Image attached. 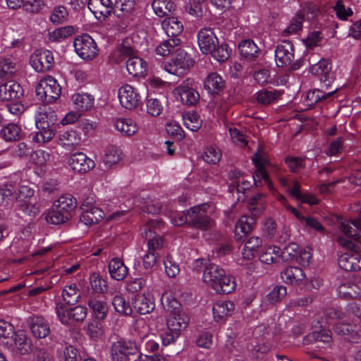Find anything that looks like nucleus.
I'll list each match as a JSON object with an SVG mask.
<instances>
[{
  "instance_id": "774afa93",
  "label": "nucleus",
  "mask_w": 361,
  "mask_h": 361,
  "mask_svg": "<svg viewBox=\"0 0 361 361\" xmlns=\"http://www.w3.org/2000/svg\"><path fill=\"white\" fill-rule=\"evenodd\" d=\"M180 40L178 38H170L161 42L156 49V52L160 56H167L170 54L171 49L180 44Z\"/></svg>"
},
{
  "instance_id": "2eb2a0df",
  "label": "nucleus",
  "mask_w": 361,
  "mask_h": 361,
  "mask_svg": "<svg viewBox=\"0 0 361 361\" xmlns=\"http://www.w3.org/2000/svg\"><path fill=\"white\" fill-rule=\"evenodd\" d=\"M137 350L135 343L118 340L114 342L111 347V356L113 361H128L129 356L135 354Z\"/></svg>"
},
{
  "instance_id": "a19ab883",
  "label": "nucleus",
  "mask_w": 361,
  "mask_h": 361,
  "mask_svg": "<svg viewBox=\"0 0 361 361\" xmlns=\"http://www.w3.org/2000/svg\"><path fill=\"white\" fill-rule=\"evenodd\" d=\"M281 254V250L278 246L267 245L262 249L259 254V260L264 264H271L276 262Z\"/></svg>"
},
{
  "instance_id": "338daca9",
  "label": "nucleus",
  "mask_w": 361,
  "mask_h": 361,
  "mask_svg": "<svg viewBox=\"0 0 361 361\" xmlns=\"http://www.w3.org/2000/svg\"><path fill=\"white\" fill-rule=\"evenodd\" d=\"M68 13L66 8L63 6H59L54 8L49 17V20L55 25L63 23L68 18Z\"/></svg>"
},
{
  "instance_id": "a211bd4d",
  "label": "nucleus",
  "mask_w": 361,
  "mask_h": 361,
  "mask_svg": "<svg viewBox=\"0 0 361 361\" xmlns=\"http://www.w3.org/2000/svg\"><path fill=\"white\" fill-rule=\"evenodd\" d=\"M68 164L73 171L78 173H86L95 166L94 161L83 152L71 155Z\"/></svg>"
},
{
  "instance_id": "69168bd1",
  "label": "nucleus",
  "mask_w": 361,
  "mask_h": 361,
  "mask_svg": "<svg viewBox=\"0 0 361 361\" xmlns=\"http://www.w3.org/2000/svg\"><path fill=\"white\" fill-rule=\"evenodd\" d=\"M338 293L343 297L356 298L360 292V288L356 284L348 282L338 287Z\"/></svg>"
},
{
  "instance_id": "49530a36",
  "label": "nucleus",
  "mask_w": 361,
  "mask_h": 361,
  "mask_svg": "<svg viewBox=\"0 0 361 361\" xmlns=\"http://www.w3.org/2000/svg\"><path fill=\"white\" fill-rule=\"evenodd\" d=\"M123 156L122 150L117 146L110 145L105 149L103 162L107 167H111L118 163Z\"/></svg>"
},
{
  "instance_id": "412c9836",
  "label": "nucleus",
  "mask_w": 361,
  "mask_h": 361,
  "mask_svg": "<svg viewBox=\"0 0 361 361\" xmlns=\"http://www.w3.org/2000/svg\"><path fill=\"white\" fill-rule=\"evenodd\" d=\"M197 39L200 50L205 54L214 51L219 44L218 38L210 28L202 29L197 35Z\"/></svg>"
},
{
  "instance_id": "09e8293b",
  "label": "nucleus",
  "mask_w": 361,
  "mask_h": 361,
  "mask_svg": "<svg viewBox=\"0 0 361 361\" xmlns=\"http://www.w3.org/2000/svg\"><path fill=\"white\" fill-rule=\"evenodd\" d=\"M230 178L233 180L232 185L236 188L238 193L245 194L251 187L250 181L240 171H233L230 173Z\"/></svg>"
},
{
  "instance_id": "e2e57ef3",
  "label": "nucleus",
  "mask_w": 361,
  "mask_h": 361,
  "mask_svg": "<svg viewBox=\"0 0 361 361\" xmlns=\"http://www.w3.org/2000/svg\"><path fill=\"white\" fill-rule=\"evenodd\" d=\"M1 133L5 140H16L20 136V128L16 124L10 123L1 130Z\"/></svg>"
},
{
  "instance_id": "5fc2aeb1",
  "label": "nucleus",
  "mask_w": 361,
  "mask_h": 361,
  "mask_svg": "<svg viewBox=\"0 0 361 361\" xmlns=\"http://www.w3.org/2000/svg\"><path fill=\"white\" fill-rule=\"evenodd\" d=\"M183 125L191 131H197L202 126V120L197 113L188 111L183 114Z\"/></svg>"
},
{
  "instance_id": "680f3d73",
  "label": "nucleus",
  "mask_w": 361,
  "mask_h": 361,
  "mask_svg": "<svg viewBox=\"0 0 361 361\" xmlns=\"http://www.w3.org/2000/svg\"><path fill=\"white\" fill-rule=\"evenodd\" d=\"M221 158L220 149L215 146H209L206 147L202 153L203 160L208 163L215 164L218 163Z\"/></svg>"
},
{
  "instance_id": "9b49d317",
  "label": "nucleus",
  "mask_w": 361,
  "mask_h": 361,
  "mask_svg": "<svg viewBox=\"0 0 361 361\" xmlns=\"http://www.w3.org/2000/svg\"><path fill=\"white\" fill-rule=\"evenodd\" d=\"M319 13L317 6L314 4H305L300 12L292 20L289 26L286 29L288 34H295L302 26V22L306 20L312 21L317 18Z\"/></svg>"
},
{
  "instance_id": "f03ea898",
  "label": "nucleus",
  "mask_w": 361,
  "mask_h": 361,
  "mask_svg": "<svg viewBox=\"0 0 361 361\" xmlns=\"http://www.w3.org/2000/svg\"><path fill=\"white\" fill-rule=\"evenodd\" d=\"M202 265V281L216 293L228 294L235 290L236 283L234 278L227 275L223 268L215 264L204 262L202 259L195 262V267Z\"/></svg>"
},
{
  "instance_id": "4d7b16f0",
  "label": "nucleus",
  "mask_w": 361,
  "mask_h": 361,
  "mask_svg": "<svg viewBox=\"0 0 361 361\" xmlns=\"http://www.w3.org/2000/svg\"><path fill=\"white\" fill-rule=\"evenodd\" d=\"M14 333V327L10 322L0 320V345L10 344Z\"/></svg>"
},
{
  "instance_id": "6e6d98bb",
  "label": "nucleus",
  "mask_w": 361,
  "mask_h": 361,
  "mask_svg": "<svg viewBox=\"0 0 361 361\" xmlns=\"http://www.w3.org/2000/svg\"><path fill=\"white\" fill-rule=\"evenodd\" d=\"M255 97L258 103L268 105L270 104L280 97V93L277 90H262L257 92L255 94Z\"/></svg>"
},
{
  "instance_id": "dca6fc26",
  "label": "nucleus",
  "mask_w": 361,
  "mask_h": 361,
  "mask_svg": "<svg viewBox=\"0 0 361 361\" xmlns=\"http://www.w3.org/2000/svg\"><path fill=\"white\" fill-rule=\"evenodd\" d=\"M310 72L320 80L322 87L328 89L334 80V74L331 71L329 62L322 59L310 67Z\"/></svg>"
},
{
  "instance_id": "393cba45",
  "label": "nucleus",
  "mask_w": 361,
  "mask_h": 361,
  "mask_svg": "<svg viewBox=\"0 0 361 361\" xmlns=\"http://www.w3.org/2000/svg\"><path fill=\"white\" fill-rule=\"evenodd\" d=\"M235 310V304L231 300H218L213 305L214 319L217 322L224 321L231 316Z\"/></svg>"
},
{
  "instance_id": "37998d69",
  "label": "nucleus",
  "mask_w": 361,
  "mask_h": 361,
  "mask_svg": "<svg viewBox=\"0 0 361 361\" xmlns=\"http://www.w3.org/2000/svg\"><path fill=\"white\" fill-rule=\"evenodd\" d=\"M57 116L56 112L49 109L44 112H39L35 116V125L37 128H52V126L56 122Z\"/></svg>"
},
{
  "instance_id": "3c124183",
  "label": "nucleus",
  "mask_w": 361,
  "mask_h": 361,
  "mask_svg": "<svg viewBox=\"0 0 361 361\" xmlns=\"http://www.w3.org/2000/svg\"><path fill=\"white\" fill-rule=\"evenodd\" d=\"M137 44L134 42L133 37L125 38L122 43L118 45L116 52L123 58H128L135 56Z\"/></svg>"
},
{
  "instance_id": "c85d7f7f",
  "label": "nucleus",
  "mask_w": 361,
  "mask_h": 361,
  "mask_svg": "<svg viewBox=\"0 0 361 361\" xmlns=\"http://www.w3.org/2000/svg\"><path fill=\"white\" fill-rule=\"evenodd\" d=\"M49 161V153L43 149H37L30 156L31 164L38 175H42L45 172Z\"/></svg>"
},
{
  "instance_id": "f257e3e1",
  "label": "nucleus",
  "mask_w": 361,
  "mask_h": 361,
  "mask_svg": "<svg viewBox=\"0 0 361 361\" xmlns=\"http://www.w3.org/2000/svg\"><path fill=\"white\" fill-rule=\"evenodd\" d=\"M361 233V220L360 219L342 222L337 235L340 245L348 250L338 258V266L347 271H356L361 269V250L355 247L353 240L357 239Z\"/></svg>"
},
{
  "instance_id": "39448f33",
  "label": "nucleus",
  "mask_w": 361,
  "mask_h": 361,
  "mask_svg": "<svg viewBox=\"0 0 361 361\" xmlns=\"http://www.w3.org/2000/svg\"><path fill=\"white\" fill-rule=\"evenodd\" d=\"M36 94L44 102L51 103L61 94V87L57 80L47 76L41 79L36 87Z\"/></svg>"
},
{
  "instance_id": "f8f14e48",
  "label": "nucleus",
  "mask_w": 361,
  "mask_h": 361,
  "mask_svg": "<svg viewBox=\"0 0 361 361\" xmlns=\"http://www.w3.org/2000/svg\"><path fill=\"white\" fill-rule=\"evenodd\" d=\"M194 60L183 49H178L171 62L164 65V70L170 74L181 75L193 66Z\"/></svg>"
},
{
  "instance_id": "ea45409f",
  "label": "nucleus",
  "mask_w": 361,
  "mask_h": 361,
  "mask_svg": "<svg viewBox=\"0 0 361 361\" xmlns=\"http://www.w3.org/2000/svg\"><path fill=\"white\" fill-rule=\"evenodd\" d=\"M76 30V27L71 25L58 27L48 32L47 39L51 42H61L75 34Z\"/></svg>"
},
{
  "instance_id": "bf43d9fd",
  "label": "nucleus",
  "mask_w": 361,
  "mask_h": 361,
  "mask_svg": "<svg viewBox=\"0 0 361 361\" xmlns=\"http://www.w3.org/2000/svg\"><path fill=\"white\" fill-rule=\"evenodd\" d=\"M16 185L13 182H8L0 186V205L8 204L13 199Z\"/></svg>"
},
{
  "instance_id": "58836bf2",
  "label": "nucleus",
  "mask_w": 361,
  "mask_h": 361,
  "mask_svg": "<svg viewBox=\"0 0 361 361\" xmlns=\"http://www.w3.org/2000/svg\"><path fill=\"white\" fill-rule=\"evenodd\" d=\"M30 329L32 335L37 338H45L50 333L47 322L41 317H36L32 319Z\"/></svg>"
},
{
  "instance_id": "864d4df0",
  "label": "nucleus",
  "mask_w": 361,
  "mask_h": 361,
  "mask_svg": "<svg viewBox=\"0 0 361 361\" xmlns=\"http://www.w3.org/2000/svg\"><path fill=\"white\" fill-rule=\"evenodd\" d=\"M88 305L97 319L103 320L106 318L108 307L104 301L97 298H91L88 302Z\"/></svg>"
},
{
  "instance_id": "6e6552de",
  "label": "nucleus",
  "mask_w": 361,
  "mask_h": 361,
  "mask_svg": "<svg viewBox=\"0 0 361 361\" xmlns=\"http://www.w3.org/2000/svg\"><path fill=\"white\" fill-rule=\"evenodd\" d=\"M76 54L83 60L90 61L98 54V47L94 40L87 34L77 37L73 42Z\"/></svg>"
},
{
  "instance_id": "1a4fd4ad",
  "label": "nucleus",
  "mask_w": 361,
  "mask_h": 361,
  "mask_svg": "<svg viewBox=\"0 0 361 361\" xmlns=\"http://www.w3.org/2000/svg\"><path fill=\"white\" fill-rule=\"evenodd\" d=\"M163 227V222L158 219L148 221L141 228V235L148 239L149 250L154 252L156 249L161 247L164 244L161 237L157 235V233Z\"/></svg>"
},
{
  "instance_id": "603ef678",
  "label": "nucleus",
  "mask_w": 361,
  "mask_h": 361,
  "mask_svg": "<svg viewBox=\"0 0 361 361\" xmlns=\"http://www.w3.org/2000/svg\"><path fill=\"white\" fill-rule=\"evenodd\" d=\"M71 217L61 211L59 208H54V204L46 214L45 219L51 224H61L67 221Z\"/></svg>"
},
{
  "instance_id": "cd10ccee",
  "label": "nucleus",
  "mask_w": 361,
  "mask_h": 361,
  "mask_svg": "<svg viewBox=\"0 0 361 361\" xmlns=\"http://www.w3.org/2000/svg\"><path fill=\"white\" fill-rule=\"evenodd\" d=\"M71 100L73 108L80 113L90 110L94 104V97L90 94L84 92L73 94Z\"/></svg>"
},
{
  "instance_id": "7c9ffc66",
  "label": "nucleus",
  "mask_w": 361,
  "mask_h": 361,
  "mask_svg": "<svg viewBox=\"0 0 361 361\" xmlns=\"http://www.w3.org/2000/svg\"><path fill=\"white\" fill-rule=\"evenodd\" d=\"M126 69L128 73L134 77L145 76L147 72V63L135 55L128 59Z\"/></svg>"
},
{
  "instance_id": "0eeeda50",
  "label": "nucleus",
  "mask_w": 361,
  "mask_h": 361,
  "mask_svg": "<svg viewBox=\"0 0 361 361\" xmlns=\"http://www.w3.org/2000/svg\"><path fill=\"white\" fill-rule=\"evenodd\" d=\"M80 209V220L85 225L97 224L104 216V212L97 206L93 195L88 196L83 200Z\"/></svg>"
},
{
  "instance_id": "2f4dec72",
  "label": "nucleus",
  "mask_w": 361,
  "mask_h": 361,
  "mask_svg": "<svg viewBox=\"0 0 361 361\" xmlns=\"http://www.w3.org/2000/svg\"><path fill=\"white\" fill-rule=\"evenodd\" d=\"M281 276L286 283L297 285L305 279V274L300 267H289L281 272Z\"/></svg>"
},
{
  "instance_id": "bb28decb",
  "label": "nucleus",
  "mask_w": 361,
  "mask_h": 361,
  "mask_svg": "<svg viewBox=\"0 0 361 361\" xmlns=\"http://www.w3.org/2000/svg\"><path fill=\"white\" fill-rule=\"evenodd\" d=\"M175 94L179 96L183 104L188 106L195 104L200 98L197 91L185 84L178 86L175 89Z\"/></svg>"
},
{
  "instance_id": "f704fd0d",
  "label": "nucleus",
  "mask_w": 361,
  "mask_h": 361,
  "mask_svg": "<svg viewBox=\"0 0 361 361\" xmlns=\"http://www.w3.org/2000/svg\"><path fill=\"white\" fill-rule=\"evenodd\" d=\"M81 140L80 134L74 130L65 131L59 135V145L68 149L79 145Z\"/></svg>"
},
{
  "instance_id": "aec40b11",
  "label": "nucleus",
  "mask_w": 361,
  "mask_h": 361,
  "mask_svg": "<svg viewBox=\"0 0 361 361\" xmlns=\"http://www.w3.org/2000/svg\"><path fill=\"white\" fill-rule=\"evenodd\" d=\"M135 5V0H116L114 8V14L124 23H129L133 19Z\"/></svg>"
},
{
  "instance_id": "c03bdc74",
  "label": "nucleus",
  "mask_w": 361,
  "mask_h": 361,
  "mask_svg": "<svg viewBox=\"0 0 361 361\" xmlns=\"http://www.w3.org/2000/svg\"><path fill=\"white\" fill-rule=\"evenodd\" d=\"M319 328L321 329H315L304 338L303 342L305 344H309L313 341H322L328 345H331L332 341L331 332L329 330L324 329L322 326Z\"/></svg>"
},
{
  "instance_id": "0e129e2a",
  "label": "nucleus",
  "mask_w": 361,
  "mask_h": 361,
  "mask_svg": "<svg viewBox=\"0 0 361 361\" xmlns=\"http://www.w3.org/2000/svg\"><path fill=\"white\" fill-rule=\"evenodd\" d=\"M62 297L67 304H74L78 302L80 295L78 293L77 286L71 284L65 286L63 289Z\"/></svg>"
},
{
  "instance_id": "473e14b6",
  "label": "nucleus",
  "mask_w": 361,
  "mask_h": 361,
  "mask_svg": "<svg viewBox=\"0 0 361 361\" xmlns=\"http://www.w3.org/2000/svg\"><path fill=\"white\" fill-rule=\"evenodd\" d=\"M161 27L167 36L171 38H177L183 30L182 22L173 16L165 18L161 23Z\"/></svg>"
},
{
  "instance_id": "e433bc0d",
  "label": "nucleus",
  "mask_w": 361,
  "mask_h": 361,
  "mask_svg": "<svg viewBox=\"0 0 361 361\" xmlns=\"http://www.w3.org/2000/svg\"><path fill=\"white\" fill-rule=\"evenodd\" d=\"M254 224L252 217L242 216L235 224V237L238 240H242L252 230Z\"/></svg>"
},
{
  "instance_id": "6ab92c4d",
  "label": "nucleus",
  "mask_w": 361,
  "mask_h": 361,
  "mask_svg": "<svg viewBox=\"0 0 361 361\" xmlns=\"http://www.w3.org/2000/svg\"><path fill=\"white\" fill-rule=\"evenodd\" d=\"M6 348L21 355L28 354L32 350V343L23 331H18L11 337L10 344Z\"/></svg>"
},
{
  "instance_id": "5701e85b",
  "label": "nucleus",
  "mask_w": 361,
  "mask_h": 361,
  "mask_svg": "<svg viewBox=\"0 0 361 361\" xmlns=\"http://www.w3.org/2000/svg\"><path fill=\"white\" fill-rule=\"evenodd\" d=\"M294 48L290 41H283L275 50L276 65L280 67L290 65L294 58Z\"/></svg>"
},
{
  "instance_id": "ddd939ff",
  "label": "nucleus",
  "mask_w": 361,
  "mask_h": 361,
  "mask_svg": "<svg viewBox=\"0 0 361 361\" xmlns=\"http://www.w3.org/2000/svg\"><path fill=\"white\" fill-rule=\"evenodd\" d=\"M276 199L279 202H280L288 211L292 212L294 216L300 221L301 225L306 229H310L312 231H314L317 232H323L324 226L321 224V223L314 217L311 216H305L301 214L295 207L287 203V200L286 197L281 195L278 194L276 195Z\"/></svg>"
},
{
  "instance_id": "c756f323",
  "label": "nucleus",
  "mask_w": 361,
  "mask_h": 361,
  "mask_svg": "<svg viewBox=\"0 0 361 361\" xmlns=\"http://www.w3.org/2000/svg\"><path fill=\"white\" fill-rule=\"evenodd\" d=\"M23 95V90L19 83L8 81L0 85V99L13 100Z\"/></svg>"
},
{
  "instance_id": "423d86ee",
  "label": "nucleus",
  "mask_w": 361,
  "mask_h": 361,
  "mask_svg": "<svg viewBox=\"0 0 361 361\" xmlns=\"http://www.w3.org/2000/svg\"><path fill=\"white\" fill-rule=\"evenodd\" d=\"M16 200L20 209L24 213L30 216H35L39 213L38 198L35 195V190L32 188L21 185L18 189Z\"/></svg>"
},
{
  "instance_id": "79ce46f5",
  "label": "nucleus",
  "mask_w": 361,
  "mask_h": 361,
  "mask_svg": "<svg viewBox=\"0 0 361 361\" xmlns=\"http://www.w3.org/2000/svg\"><path fill=\"white\" fill-rule=\"evenodd\" d=\"M134 308L141 314H149L155 307L154 302L146 295H137L133 302Z\"/></svg>"
},
{
  "instance_id": "20e7f679",
  "label": "nucleus",
  "mask_w": 361,
  "mask_h": 361,
  "mask_svg": "<svg viewBox=\"0 0 361 361\" xmlns=\"http://www.w3.org/2000/svg\"><path fill=\"white\" fill-rule=\"evenodd\" d=\"M327 314L330 319L341 320L335 324L334 331L336 334L348 336V339L353 343L361 341V331L355 329L357 328L355 326L346 322L353 316L361 319V306L359 307L355 303H350L348 305L345 312L336 308L330 310Z\"/></svg>"
},
{
  "instance_id": "a878e982",
  "label": "nucleus",
  "mask_w": 361,
  "mask_h": 361,
  "mask_svg": "<svg viewBox=\"0 0 361 361\" xmlns=\"http://www.w3.org/2000/svg\"><path fill=\"white\" fill-rule=\"evenodd\" d=\"M114 128L122 135L130 137L138 131L137 123L130 118H118L114 121Z\"/></svg>"
},
{
  "instance_id": "b1692460",
  "label": "nucleus",
  "mask_w": 361,
  "mask_h": 361,
  "mask_svg": "<svg viewBox=\"0 0 361 361\" xmlns=\"http://www.w3.org/2000/svg\"><path fill=\"white\" fill-rule=\"evenodd\" d=\"M88 8L99 20H105L114 8L111 0H89Z\"/></svg>"
},
{
  "instance_id": "de8ad7c7",
  "label": "nucleus",
  "mask_w": 361,
  "mask_h": 361,
  "mask_svg": "<svg viewBox=\"0 0 361 361\" xmlns=\"http://www.w3.org/2000/svg\"><path fill=\"white\" fill-rule=\"evenodd\" d=\"M152 7L157 16L164 17L174 11L176 5L172 0H154Z\"/></svg>"
},
{
  "instance_id": "4c0bfd02",
  "label": "nucleus",
  "mask_w": 361,
  "mask_h": 361,
  "mask_svg": "<svg viewBox=\"0 0 361 361\" xmlns=\"http://www.w3.org/2000/svg\"><path fill=\"white\" fill-rule=\"evenodd\" d=\"M109 271L112 279L121 281L127 276L128 269L122 260L114 258L109 263Z\"/></svg>"
},
{
  "instance_id": "13d9d810",
  "label": "nucleus",
  "mask_w": 361,
  "mask_h": 361,
  "mask_svg": "<svg viewBox=\"0 0 361 361\" xmlns=\"http://www.w3.org/2000/svg\"><path fill=\"white\" fill-rule=\"evenodd\" d=\"M38 130L32 135V140L39 144H44L50 141L55 135V131L52 128H37Z\"/></svg>"
},
{
  "instance_id": "7ed1b4c3",
  "label": "nucleus",
  "mask_w": 361,
  "mask_h": 361,
  "mask_svg": "<svg viewBox=\"0 0 361 361\" xmlns=\"http://www.w3.org/2000/svg\"><path fill=\"white\" fill-rule=\"evenodd\" d=\"M166 304L173 308L166 319L167 328L160 334L162 344L167 346L176 343L182 331L187 328L190 318L179 308V303L176 299L166 296Z\"/></svg>"
},
{
  "instance_id": "4468645a",
  "label": "nucleus",
  "mask_w": 361,
  "mask_h": 361,
  "mask_svg": "<svg viewBox=\"0 0 361 361\" xmlns=\"http://www.w3.org/2000/svg\"><path fill=\"white\" fill-rule=\"evenodd\" d=\"M118 97L121 105L129 110L137 108L141 101L137 90L130 85H124L118 90Z\"/></svg>"
},
{
  "instance_id": "052dcab7",
  "label": "nucleus",
  "mask_w": 361,
  "mask_h": 361,
  "mask_svg": "<svg viewBox=\"0 0 361 361\" xmlns=\"http://www.w3.org/2000/svg\"><path fill=\"white\" fill-rule=\"evenodd\" d=\"M112 305L116 312L123 315H130L132 308L121 295H116L112 300Z\"/></svg>"
},
{
  "instance_id": "f3484780",
  "label": "nucleus",
  "mask_w": 361,
  "mask_h": 361,
  "mask_svg": "<svg viewBox=\"0 0 361 361\" xmlns=\"http://www.w3.org/2000/svg\"><path fill=\"white\" fill-rule=\"evenodd\" d=\"M252 160L256 167V172L252 176L255 183L257 185V182L263 180L266 184H267V186L270 190H274L269 176L264 170L265 167L268 164V160L264 157V154L262 153L260 149H257Z\"/></svg>"
},
{
  "instance_id": "8fccbe9b",
  "label": "nucleus",
  "mask_w": 361,
  "mask_h": 361,
  "mask_svg": "<svg viewBox=\"0 0 361 361\" xmlns=\"http://www.w3.org/2000/svg\"><path fill=\"white\" fill-rule=\"evenodd\" d=\"M288 192L296 200L303 203L314 205L319 202L318 199L311 194H302L300 191V183L296 180L293 182V187L288 189Z\"/></svg>"
},
{
  "instance_id": "9d476101",
  "label": "nucleus",
  "mask_w": 361,
  "mask_h": 361,
  "mask_svg": "<svg viewBox=\"0 0 361 361\" xmlns=\"http://www.w3.org/2000/svg\"><path fill=\"white\" fill-rule=\"evenodd\" d=\"M212 208L207 204L191 207L188 210L189 224L195 228H206L212 225L213 221L209 216Z\"/></svg>"
},
{
  "instance_id": "c9c22d12",
  "label": "nucleus",
  "mask_w": 361,
  "mask_h": 361,
  "mask_svg": "<svg viewBox=\"0 0 361 361\" xmlns=\"http://www.w3.org/2000/svg\"><path fill=\"white\" fill-rule=\"evenodd\" d=\"M53 204L54 208H59L71 217L72 212L76 207L77 201L72 195L64 194L60 196Z\"/></svg>"
},
{
  "instance_id": "4be33fe9",
  "label": "nucleus",
  "mask_w": 361,
  "mask_h": 361,
  "mask_svg": "<svg viewBox=\"0 0 361 361\" xmlns=\"http://www.w3.org/2000/svg\"><path fill=\"white\" fill-rule=\"evenodd\" d=\"M54 56L49 50L35 52L30 58V64L37 72H44L51 67Z\"/></svg>"
},
{
  "instance_id": "72a5a7b5",
  "label": "nucleus",
  "mask_w": 361,
  "mask_h": 361,
  "mask_svg": "<svg viewBox=\"0 0 361 361\" xmlns=\"http://www.w3.org/2000/svg\"><path fill=\"white\" fill-rule=\"evenodd\" d=\"M204 86L208 93L216 94L223 90L225 82L220 75L216 73H212L206 78Z\"/></svg>"
},
{
  "instance_id": "a18cd8bd",
  "label": "nucleus",
  "mask_w": 361,
  "mask_h": 361,
  "mask_svg": "<svg viewBox=\"0 0 361 361\" xmlns=\"http://www.w3.org/2000/svg\"><path fill=\"white\" fill-rule=\"evenodd\" d=\"M238 49L241 56L248 60L256 58L259 51L257 45L252 39L242 41L238 45Z\"/></svg>"
}]
</instances>
